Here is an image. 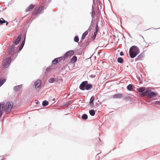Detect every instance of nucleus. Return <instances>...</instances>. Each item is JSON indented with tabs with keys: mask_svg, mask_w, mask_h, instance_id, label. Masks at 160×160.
Segmentation results:
<instances>
[{
	"mask_svg": "<svg viewBox=\"0 0 160 160\" xmlns=\"http://www.w3.org/2000/svg\"><path fill=\"white\" fill-rule=\"evenodd\" d=\"M26 39V35H25L24 40L22 41L20 46H19V48H18L16 50L13 49H14L15 45L12 44L10 45L8 48V52L9 56H12V57L15 58L17 56V53H18L22 48L25 44Z\"/></svg>",
	"mask_w": 160,
	"mask_h": 160,
	"instance_id": "f257e3e1",
	"label": "nucleus"
},
{
	"mask_svg": "<svg viewBox=\"0 0 160 160\" xmlns=\"http://www.w3.org/2000/svg\"><path fill=\"white\" fill-rule=\"evenodd\" d=\"M13 106V103L12 101L7 102L5 105L2 102L0 103V117L2 114L3 111L6 112H9L11 110Z\"/></svg>",
	"mask_w": 160,
	"mask_h": 160,
	"instance_id": "f03ea898",
	"label": "nucleus"
},
{
	"mask_svg": "<svg viewBox=\"0 0 160 160\" xmlns=\"http://www.w3.org/2000/svg\"><path fill=\"white\" fill-rule=\"evenodd\" d=\"M92 88V84H88V82L87 81L82 82L79 86V88L82 90H84L85 89L88 90L91 89Z\"/></svg>",
	"mask_w": 160,
	"mask_h": 160,
	"instance_id": "7ed1b4c3",
	"label": "nucleus"
},
{
	"mask_svg": "<svg viewBox=\"0 0 160 160\" xmlns=\"http://www.w3.org/2000/svg\"><path fill=\"white\" fill-rule=\"evenodd\" d=\"M10 57H8L4 60L3 63V66L5 68H7L9 65L11 61V59H13L14 57L12 56H9Z\"/></svg>",
	"mask_w": 160,
	"mask_h": 160,
	"instance_id": "20e7f679",
	"label": "nucleus"
},
{
	"mask_svg": "<svg viewBox=\"0 0 160 160\" xmlns=\"http://www.w3.org/2000/svg\"><path fill=\"white\" fill-rule=\"evenodd\" d=\"M74 54V52L73 50H71L67 52L63 56V60H65V59L68 57H70L72 56Z\"/></svg>",
	"mask_w": 160,
	"mask_h": 160,
	"instance_id": "39448f33",
	"label": "nucleus"
},
{
	"mask_svg": "<svg viewBox=\"0 0 160 160\" xmlns=\"http://www.w3.org/2000/svg\"><path fill=\"white\" fill-rule=\"evenodd\" d=\"M149 92H148V98H152L155 97L157 95V93L151 91L150 89H149Z\"/></svg>",
	"mask_w": 160,
	"mask_h": 160,
	"instance_id": "423d86ee",
	"label": "nucleus"
},
{
	"mask_svg": "<svg viewBox=\"0 0 160 160\" xmlns=\"http://www.w3.org/2000/svg\"><path fill=\"white\" fill-rule=\"evenodd\" d=\"M130 48L132 50V52L135 53L136 54L137 53V54H138L139 52V48L135 46H132Z\"/></svg>",
	"mask_w": 160,
	"mask_h": 160,
	"instance_id": "0eeeda50",
	"label": "nucleus"
},
{
	"mask_svg": "<svg viewBox=\"0 0 160 160\" xmlns=\"http://www.w3.org/2000/svg\"><path fill=\"white\" fill-rule=\"evenodd\" d=\"M43 10V7L38 8L34 12V13L35 15L40 14L41 12Z\"/></svg>",
	"mask_w": 160,
	"mask_h": 160,
	"instance_id": "6e6552de",
	"label": "nucleus"
},
{
	"mask_svg": "<svg viewBox=\"0 0 160 160\" xmlns=\"http://www.w3.org/2000/svg\"><path fill=\"white\" fill-rule=\"evenodd\" d=\"M132 50L130 48L129 51V55L131 58H133L135 57L138 54L137 53L136 54L135 53H134V52H132Z\"/></svg>",
	"mask_w": 160,
	"mask_h": 160,
	"instance_id": "1a4fd4ad",
	"label": "nucleus"
},
{
	"mask_svg": "<svg viewBox=\"0 0 160 160\" xmlns=\"http://www.w3.org/2000/svg\"><path fill=\"white\" fill-rule=\"evenodd\" d=\"M21 38V35H19L16 39L14 42L13 44L15 45H17L20 41Z\"/></svg>",
	"mask_w": 160,
	"mask_h": 160,
	"instance_id": "9d476101",
	"label": "nucleus"
},
{
	"mask_svg": "<svg viewBox=\"0 0 160 160\" xmlns=\"http://www.w3.org/2000/svg\"><path fill=\"white\" fill-rule=\"evenodd\" d=\"M41 82L40 80H37L34 83V86L36 88H39L41 85Z\"/></svg>",
	"mask_w": 160,
	"mask_h": 160,
	"instance_id": "9b49d317",
	"label": "nucleus"
},
{
	"mask_svg": "<svg viewBox=\"0 0 160 160\" xmlns=\"http://www.w3.org/2000/svg\"><path fill=\"white\" fill-rule=\"evenodd\" d=\"M22 87V85H20L14 87L13 89L15 91H18L20 90Z\"/></svg>",
	"mask_w": 160,
	"mask_h": 160,
	"instance_id": "f8f14e48",
	"label": "nucleus"
},
{
	"mask_svg": "<svg viewBox=\"0 0 160 160\" xmlns=\"http://www.w3.org/2000/svg\"><path fill=\"white\" fill-rule=\"evenodd\" d=\"M94 100V97L93 96L91 97L90 100L89 104L90 106H93V105L94 103L93 102Z\"/></svg>",
	"mask_w": 160,
	"mask_h": 160,
	"instance_id": "ddd939ff",
	"label": "nucleus"
},
{
	"mask_svg": "<svg viewBox=\"0 0 160 160\" xmlns=\"http://www.w3.org/2000/svg\"><path fill=\"white\" fill-rule=\"evenodd\" d=\"M149 92V91H148V89L147 90L143 92L142 93L140 94V95L142 97H144L146 95L148 96V92Z\"/></svg>",
	"mask_w": 160,
	"mask_h": 160,
	"instance_id": "4468645a",
	"label": "nucleus"
},
{
	"mask_svg": "<svg viewBox=\"0 0 160 160\" xmlns=\"http://www.w3.org/2000/svg\"><path fill=\"white\" fill-rule=\"evenodd\" d=\"M34 7L32 4L26 10V12L31 11Z\"/></svg>",
	"mask_w": 160,
	"mask_h": 160,
	"instance_id": "2eb2a0df",
	"label": "nucleus"
},
{
	"mask_svg": "<svg viewBox=\"0 0 160 160\" xmlns=\"http://www.w3.org/2000/svg\"><path fill=\"white\" fill-rule=\"evenodd\" d=\"M122 96V94L121 93L116 94L114 95V98H121Z\"/></svg>",
	"mask_w": 160,
	"mask_h": 160,
	"instance_id": "dca6fc26",
	"label": "nucleus"
},
{
	"mask_svg": "<svg viewBox=\"0 0 160 160\" xmlns=\"http://www.w3.org/2000/svg\"><path fill=\"white\" fill-rule=\"evenodd\" d=\"M143 57V55H142V53L140 55H139L137 58H136L135 59V61H136L138 60H141L142 58V57Z\"/></svg>",
	"mask_w": 160,
	"mask_h": 160,
	"instance_id": "f3484780",
	"label": "nucleus"
},
{
	"mask_svg": "<svg viewBox=\"0 0 160 160\" xmlns=\"http://www.w3.org/2000/svg\"><path fill=\"white\" fill-rule=\"evenodd\" d=\"M138 91L139 92H142L145 90V88L144 87H142L139 88H137Z\"/></svg>",
	"mask_w": 160,
	"mask_h": 160,
	"instance_id": "a211bd4d",
	"label": "nucleus"
},
{
	"mask_svg": "<svg viewBox=\"0 0 160 160\" xmlns=\"http://www.w3.org/2000/svg\"><path fill=\"white\" fill-rule=\"evenodd\" d=\"M90 115L92 116H93L95 114V111L94 110H90L89 111Z\"/></svg>",
	"mask_w": 160,
	"mask_h": 160,
	"instance_id": "6ab92c4d",
	"label": "nucleus"
},
{
	"mask_svg": "<svg viewBox=\"0 0 160 160\" xmlns=\"http://www.w3.org/2000/svg\"><path fill=\"white\" fill-rule=\"evenodd\" d=\"M6 22V25L8 24V22L7 21H6L4 19H3L2 18H1L0 19V23L1 24H2L3 23Z\"/></svg>",
	"mask_w": 160,
	"mask_h": 160,
	"instance_id": "aec40b11",
	"label": "nucleus"
},
{
	"mask_svg": "<svg viewBox=\"0 0 160 160\" xmlns=\"http://www.w3.org/2000/svg\"><path fill=\"white\" fill-rule=\"evenodd\" d=\"M127 89L129 91H131L132 89V85L131 84H129L127 86Z\"/></svg>",
	"mask_w": 160,
	"mask_h": 160,
	"instance_id": "412c9836",
	"label": "nucleus"
},
{
	"mask_svg": "<svg viewBox=\"0 0 160 160\" xmlns=\"http://www.w3.org/2000/svg\"><path fill=\"white\" fill-rule=\"evenodd\" d=\"M88 32L87 31H86L84 32L82 34V39H84L85 37L87 36V35L88 34Z\"/></svg>",
	"mask_w": 160,
	"mask_h": 160,
	"instance_id": "4be33fe9",
	"label": "nucleus"
},
{
	"mask_svg": "<svg viewBox=\"0 0 160 160\" xmlns=\"http://www.w3.org/2000/svg\"><path fill=\"white\" fill-rule=\"evenodd\" d=\"M48 104V102L46 100L44 101L42 103V105L43 106L45 107L47 106Z\"/></svg>",
	"mask_w": 160,
	"mask_h": 160,
	"instance_id": "5701e85b",
	"label": "nucleus"
},
{
	"mask_svg": "<svg viewBox=\"0 0 160 160\" xmlns=\"http://www.w3.org/2000/svg\"><path fill=\"white\" fill-rule=\"evenodd\" d=\"M6 81V79L5 78L3 79L2 80H0V87Z\"/></svg>",
	"mask_w": 160,
	"mask_h": 160,
	"instance_id": "b1692460",
	"label": "nucleus"
},
{
	"mask_svg": "<svg viewBox=\"0 0 160 160\" xmlns=\"http://www.w3.org/2000/svg\"><path fill=\"white\" fill-rule=\"evenodd\" d=\"M82 118L83 119L86 120L88 119V115L86 114H83L82 116Z\"/></svg>",
	"mask_w": 160,
	"mask_h": 160,
	"instance_id": "393cba45",
	"label": "nucleus"
},
{
	"mask_svg": "<svg viewBox=\"0 0 160 160\" xmlns=\"http://www.w3.org/2000/svg\"><path fill=\"white\" fill-rule=\"evenodd\" d=\"M63 59V57H61L58 58H56L55 60H57L58 62Z\"/></svg>",
	"mask_w": 160,
	"mask_h": 160,
	"instance_id": "a878e982",
	"label": "nucleus"
},
{
	"mask_svg": "<svg viewBox=\"0 0 160 160\" xmlns=\"http://www.w3.org/2000/svg\"><path fill=\"white\" fill-rule=\"evenodd\" d=\"M118 62L120 63H122L123 61V59L122 58L119 57L118 58Z\"/></svg>",
	"mask_w": 160,
	"mask_h": 160,
	"instance_id": "bb28decb",
	"label": "nucleus"
},
{
	"mask_svg": "<svg viewBox=\"0 0 160 160\" xmlns=\"http://www.w3.org/2000/svg\"><path fill=\"white\" fill-rule=\"evenodd\" d=\"M55 80L54 78H52L49 79L48 80V82L50 83H53L54 82Z\"/></svg>",
	"mask_w": 160,
	"mask_h": 160,
	"instance_id": "cd10ccee",
	"label": "nucleus"
},
{
	"mask_svg": "<svg viewBox=\"0 0 160 160\" xmlns=\"http://www.w3.org/2000/svg\"><path fill=\"white\" fill-rule=\"evenodd\" d=\"M77 57L76 56H73L72 59V61H74V62H75L77 61Z\"/></svg>",
	"mask_w": 160,
	"mask_h": 160,
	"instance_id": "c85d7f7f",
	"label": "nucleus"
},
{
	"mask_svg": "<svg viewBox=\"0 0 160 160\" xmlns=\"http://www.w3.org/2000/svg\"><path fill=\"white\" fill-rule=\"evenodd\" d=\"M79 40V39L78 37V36L75 37L74 38V41L75 42H78Z\"/></svg>",
	"mask_w": 160,
	"mask_h": 160,
	"instance_id": "c756f323",
	"label": "nucleus"
},
{
	"mask_svg": "<svg viewBox=\"0 0 160 160\" xmlns=\"http://www.w3.org/2000/svg\"><path fill=\"white\" fill-rule=\"evenodd\" d=\"M95 14V12L94 10H92V18L94 17V15Z\"/></svg>",
	"mask_w": 160,
	"mask_h": 160,
	"instance_id": "7c9ffc66",
	"label": "nucleus"
},
{
	"mask_svg": "<svg viewBox=\"0 0 160 160\" xmlns=\"http://www.w3.org/2000/svg\"><path fill=\"white\" fill-rule=\"evenodd\" d=\"M58 63V61L57 60H55V58L53 60L52 62V63L53 64H56Z\"/></svg>",
	"mask_w": 160,
	"mask_h": 160,
	"instance_id": "2f4dec72",
	"label": "nucleus"
},
{
	"mask_svg": "<svg viewBox=\"0 0 160 160\" xmlns=\"http://www.w3.org/2000/svg\"><path fill=\"white\" fill-rule=\"evenodd\" d=\"M98 30V25L97 24L96 25L95 28V32H97Z\"/></svg>",
	"mask_w": 160,
	"mask_h": 160,
	"instance_id": "473e14b6",
	"label": "nucleus"
},
{
	"mask_svg": "<svg viewBox=\"0 0 160 160\" xmlns=\"http://www.w3.org/2000/svg\"><path fill=\"white\" fill-rule=\"evenodd\" d=\"M96 77V75H95L92 74L90 76V77L91 78H94Z\"/></svg>",
	"mask_w": 160,
	"mask_h": 160,
	"instance_id": "72a5a7b5",
	"label": "nucleus"
},
{
	"mask_svg": "<svg viewBox=\"0 0 160 160\" xmlns=\"http://www.w3.org/2000/svg\"><path fill=\"white\" fill-rule=\"evenodd\" d=\"M43 1L45 3H46L48 2L49 0H43Z\"/></svg>",
	"mask_w": 160,
	"mask_h": 160,
	"instance_id": "f704fd0d",
	"label": "nucleus"
},
{
	"mask_svg": "<svg viewBox=\"0 0 160 160\" xmlns=\"http://www.w3.org/2000/svg\"><path fill=\"white\" fill-rule=\"evenodd\" d=\"M97 32H94V36L95 37H96L97 34Z\"/></svg>",
	"mask_w": 160,
	"mask_h": 160,
	"instance_id": "c9c22d12",
	"label": "nucleus"
},
{
	"mask_svg": "<svg viewBox=\"0 0 160 160\" xmlns=\"http://www.w3.org/2000/svg\"><path fill=\"white\" fill-rule=\"evenodd\" d=\"M120 55H121V56H122V55H123V53L122 52H120Z\"/></svg>",
	"mask_w": 160,
	"mask_h": 160,
	"instance_id": "e433bc0d",
	"label": "nucleus"
},
{
	"mask_svg": "<svg viewBox=\"0 0 160 160\" xmlns=\"http://www.w3.org/2000/svg\"><path fill=\"white\" fill-rule=\"evenodd\" d=\"M157 103L158 104L160 105V101H158V102H157Z\"/></svg>",
	"mask_w": 160,
	"mask_h": 160,
	"instance_id": "4c0bfd02",
	"label": "nucleus"
},
{
	"mask_svg": "<svg viewBox=\"0 0 160 160\" xmlns=\"http://www.w3.org/2000/svg\"><path fill=\"white\" fill-rule=\"evenodd\" d=\"M35 102H36V104H37H37H38V100H35Z\"/></svg>",
	"mask_w": 160,
	"mask_h": 160,
	"instance_id": "58836bf2",
	"label": "nucleus"
},
{
	"mask_svg": "<svg viewBox=\"0 0 160 160\" xmlns=\"http://www.w3.org/2000/svg\"><path fill=\"white\" fill-rule=\"evenodd\" d=\"M49 68H47V69H46V71H49Z\"/></svg>",
	"mask_w": 160,
	"mask_h": 160,
	"instance_id": "ea45409f",
	"label": "nucleus"
},
{
	"mask_svg": "<svg viewBox=\"0 0 160 160\" xmlns=\"http://www.w3.org/2000/svg\"><path fill=\"white\" fill-rule=\"evenodd\" d=\"M159 28H157V29L154 28V29H159Z\"/></svg>",
	"mask_w": 160,
	"mask_h": 160,
	"instance_id": "a19ab883",
	"label": "nucleus"
},
{
	"mask_svg": "<svg viewBox=\"0 0 160 160\" xmlns=\"http://www.w3.org/2000/svg\"><path fill=\"white\" fill-rule=\"evenodd\" d=\"M55 100V98H53V101H54Z\"/></svg>",
	"mask_w": 160,
	"mask_h": 160,
	"instance_id": "79ce46f5",
	"label": "nucleus"
},
{
	"mask_svg": "<svg viewBox=\"0 0 160 160\" xmlns=\"http://www.w3.org/2000/svg\"><path fill=\"white\" fill-rule=\"evenodd\" d=\"M2 160H3V159H2Z\"/></svg>",
	"mask_w": 160,
	"mask_h": 160,
	"instance_id": "37998d69",
	"label": "nucleus"
}]
</instances>
